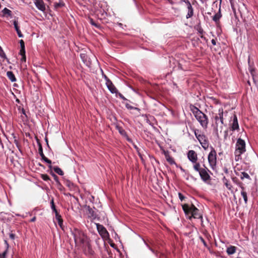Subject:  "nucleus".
Masks as SVG:
<instances>
[{
    "mask_svg": "<svg viewBox=\"0 0 258 258\" xmlns=\"http://www.w3.org/2000/svg\"><path fill=\"white\" fill-rule=\"evenodd\" d=\"M191 110L201 126L206 129L209 123L208 116L196 106H192Z\"/></svg>",
    "mask_w": 258,
    "mask_h": 258,
    "instance_id": "1",
    "label": "nucleus"
},
{
    "mask_svg": "<svg viewBox=\"0 0 258 258\" xmlns=\"http://www.w3.org/2000/svg\"><path fill=\"white\" fill-rule=\"evenodd\" d=\"M72 234L74 236L76 244L80 243L83 244L90 239L82 231L77 228H74L72 230Z\"/></svg>",
    "mask_w": 258,
    "mask_h": 258,
    "instance_id": "2",
    "label": "nucleus"
},
{
    "mask_svg": "<svg viewBox=\"0 0 258 258\" xmlns=\"http://www.w3.org/2000/svg\"><path fill=\"white\" fill-rule=\"evenodd\" d=\"M182 209L186 215L190 214L189 219L191 217L194 218H202V216L199 213V210L193 205L189 206L187 204L182 205Z\"/></svg>",
    "mask_w": 258,
    "mask_h": 258,
    "instance_id": "3",
    "label": "nucleus"
},
{
    "mask_svg": "<svg viewBox=\"0 0 258 258\" xmlns=\"http://www.w3.org/2000/svg\"><path fill=\"white\" fill-rule=\"evenodd\" d=\"M194 134L198 139L202 147L204 150H207L209 147V141L207 137L200 130L198 129H194Z\"/></svg>",
    "mask_w": 258,
    "mask_h": 258,
    "instance_id": "4",
    "label": "nucleus"
},
{
    "mask_svg": "<svg viewBox=\"0 0 258 258\" xmlns=\"http://www.w3.org/2000/svg\"><path fill=\"white\" fill-rule=\"evenodd\" d=\"M246 151L245 141L241 139H238L236 143L235 151V160L238 161L240 159L241 155L244 153Z\"/></svg>",
    "mask_w": 258,
    "mask_h": 258,
    "instance_id": "5",
    "label": "nucleus"
},
{
    "mask_svg": "<svg viewBox=\"0 0 258 258\" xmlns=\"http://www.w3.org/2000/svg\"><path fill=\"white\" fill-rule=\"evenodd\" d=\"M208 159L211 168L212 169H215L217 165V154L213 148H212V150L208 155Z\"/></svg>",
    "mask_w": 258,
    "mask_h": 258,
    "instance_id": "6",
    "label": "nucleus"
},
{
    "mask_svg": "<svg viewBox=\"0 0 258 258\" xmlns=\"http://www.w3.org/2000/svg\"><path fill=\"white\" fill-rule=\"evenodd\" d=\"M82 245L83 246L84 252L86 255L92 256L94 255V251L92 247L90 239L85 242Z\"/></svg>",
    "mask_w": 258,
    "mask_h": 258,
    "instance_id": "7",
    "label": "nucleus"
},
{
    "mask_svg": "<svg viewBox=\"0 0 258 258\" xmlns=\"http://www.w3.org/2000/svg\"><path fill=\"white\" fill-rule=\"evenodd\" d=\"M209 172H210V170L206 167H205L199 172L202 180L205 182H207L210 180L211 177Z\"/></svg>",
    "mask_w": 258,
    "mask_h": 258,
    "instance_id": "8",
    "label": "nucleus"
},
{
    "mask_svg": "<svg viewBox=\"0 0 258 258\" xmlns=\"http://www.w3.org/2000/svg\"><path fill=\"white\" fill-rule=\"evenodd\" d=\"M96 228L98 233L102 238H107L108 236V232L103 225L97 223L96 224Z\"/></svg>",
    "mask_w": 258,
    "mask_h": 258,
    "instance_id": "9",
    "label": "nucleus"
},
{
    "mask_svg": "<svg viewBox=\"0 0 258 258\" xmlns=\"http://www.w3.org/2000/svg\"><path fill=\"white\" fill-rule=\"evenodd\" d=\"M188 159L191 163H196L198 161V155L196 152L194 150H189L187 153Z\"/></svg>",
    "mask_w": 258,
    "mask_h": 258,
    "instance_id": "10",
    "label": "nucleus"
},
{
    "mask_svg": "<svg viewBox=\"0 0 258 258\" xmlns=\"http://www.w3.org/2000/svg\"><path fill=\"white\" fill-rule=\"evenodd\" d=\"M38 152H39L41 157L42 158V159L43 160H44L46 163L49 164V167L50 168H51V160L48 159L47 158H46L45 156V155H44V154L43 153L42 147V146H41V145L40 144H39V146Z\"/></svg>",
    "mask_w": 258,
    "mask_h": 258,
    "instance_id": "11",
    "label": "nucleus"
},
{
    "mask_svg": "<svg viewBox=\"0 0 258 258\" xmlns=\"http://www.w3.org/2000/svg\"><path fill=\"white\" fill-rule=\"evenodd\" d=\"M34 3L37 8L41 11L45 10V6L42 0H34Z\"/></svg>",
    "mask_w": 258,
    "mask_h": 258,
    "instance_id": "12",
    "label": "nucleus"
},
{
    "mask_svg": "<svg viewBox=\"0 0 258 258\" xmlns=\"http://www.w3.org/2000/svg\"><path fill=\"white\" fill-rule=\"evenodd\" d=\"M106 85L107 88L111 93H116L117 92V90L116 88L115 87L110 80H107V82H106Z\"/></svg>",
    "mask_w": 258,
    "mask_h": 258,
    "instance_id": "13",
    "label": "nucleus"
},
{
    "mask_svg": "<svg viewBox=\"0 0 258 258\" xmlns=\"http://www.w3.org/2000/svg\"><path fill=\"white\" fill-rule=\"evenodd\" d=\"M238 184H239V187L241 189V196L242 197V198H243V199L244 200L245 204H246L247 203V192L245 191V188L242 186V183H238Z\"/></svg>",
    "mask_w": 258,
    "mask_h": 258,
    "instance_id": "14",
    "label": "nucleus"
},
{
    "mask_svg": "<svg viewBox=\"0 0 258 258\" xmlns=\"http://www.w3.org/2000/svg\"><path fill=\"white\" fill-rule=\"evenodd\" d=\"M80 57L82 59L84 63L87 66L89 67L91 65V62L90 59L88 57L87 55L85 53H81Z\"/></svg>",
    "mask_w": 258,
    "mask_h": 258,
    "instance_id": "15",
    "label": "nucleus"
},
{
    "mask_svg": "<svg viewBox=\"0 0 258 258\" xmlns=\"http://www.w3.org/2000/svg\"><path fill=\"white\" fill-rule=\"evenodd\" d=\"M239 129V125L238 123L237 118L236 115H234L233 122L231 124L232 131L238 130Z\"/></svg>",
    "mask_w": 258,
    "mask_h": 258,
    "instance_id": "16",
    "label": "nucleus"
},
{
    "mask_svg": "<svg viewBox=\"0 0 258 258\" xmlns=\"http://www.w3.org/2000/svg\"><path fill=\"white\" fill-rule=\"evenodd\" d=\"M223 109L222 108H220L218 110V117L220 119V122L221 123V127H222V125L223 124Z\"/></svg>",
    "mask_w": 258,
    "mask_h": 258,
    "instance_id": "17",
    "label": "nucleus"
},
{
    "mask_svg": "<svg viewBox=\"0 0 258 258\" xmlns=\"http://www.w3.org/2000/svg\"><path fill=\"white\" fill-rule=\"evenodd\" d=\"M13 23H14L15 29L16 31H17V33L18 34V36L19 37H23V35L22 34L21 31L19 29V27L18 26V22L15 20V21H14Z\"/></svg>",
    "mask_w": 258,
    "mask_h": 258,
    "instance_id": "18",
    "label": "nucleus"
},
{
    "mask_svg": "<svg viewBox=\"0 0 258 258\" xmlns=\"http://www.w3.org/2000/svg\"><path fill=\"white\" fill-rule=\"evenodd\" d=\"M7 76L12 82H15L16 81V79L14 74L11 71L7 72Z\"/></svg>",
    "mask_w": 258,
    "mask_h": 258,
    "instance_id": "19",
    "label": "nucleus"
},
{
    "mask_svg": "<svg viewBox=\"0 0 258 258\" xmlns=\"http://www.w3.org/2000/svg\"><path fill=\"white\" fill-rule=\"evenodd\" d=\"M20 46H21V49L20 50L19 54L20 55H23V54H25V44H24V41L23 40H20Z\"/></svg>",
    "mask_w": 258,
    "mask_h": 258,
    "instance_id": "20",
    "label": "nucleus"
},
{
    "mask_svg": "<svg viewBox=\"0 0 258 258\" xmlns=\"http://www.w3.org/2000/svg\"><path fill=\"white\" fill-rule=\"evenodd\" d=\"M193 165V168L194 170L198 172L200 171V170H202L203 168H201L200 164L197 161L196 163H192Z\"/></svg>",
    "mask_w": 258,
    "mask_h": 258,
    "instance_id": "21",
    "label": "nucleus"
},
{
    "mask_svg": "<svg viewBox=\"0 0 258 258\" xmlns=\"http://www.w3.org/2000/svg\"><path fill=\"white\" fill-rule=\"evenodd\" d=\"M236 251V247L234 246H230L227 248V253L230 255L234 253Z\"/></svg>",
    "mask_w": 258,
    "mask_h": 258,
    "instance_id": "22",
    "label": "nucleus"
},
{
    "mask_svg": "<svg viewBox=\"0 0 258 258\" xmlns=\"http://www.w3.org/2000/svg\"><path fill=\"white\" fill-rule=\"evenodd\" d=\"M5 247L6 249L2 252V253H0L1 258H5L6 255L7 253L8 249L9 248V244L7 240H5Z\"/></svg>",
    "mask_w": 258,
    "mask_h": 258,
    "instance_id": "23",
    "label": "nucleus"
},
{
    "mask_svg": "<svg viewBox=\"0 0 258 258\" xmlns=\"http://www.w3.org/2000/svg\"><path fill=\"white\" fill-rule=\"evenodd\" d=\"M55 218L57 221L58 225L60 226V227H62L63 221L61 218V216L58 213L55 214Z\"/></svg>",
    "mask_w": 258,
    "mask_h": 258,
    "instance_id": "24",
    "label": "nucleus"
},
{
    "mask_svg": "<svg viewBox=\"0 0 258 258\" xmlns=\"http://www.w3.org/2000/svg\"><path fill=\"white\" fill-rule=\"evenodd\" d=\"M187 8L188 9V12H187L186 17L187 19H188V18H191L193 16L194 9L192 8V6L187 7Z\"/></svg>",
    "mask_w": 258,
    "mask_h": 258,
    "instance_id": "25",
    "label": "nucleus"
},
{
    "mask_svg": "<svg viewBox=\"0 0 258 258\" xmlns=\"http://www.w3.org/2000/svg\"><path fill=\"white\" fill-rule=\"evenodd\" d=\"M222 15L219 10L218 13H216L213 17V20L215 22L217 23L219 19L221 18Z\"/></svg>",
    "mask_w": 258,
    "mask_h": 258,
    "instance_id": "26",
    "label": "nucleus"
},
{
    "mask_svg": "<svg viewBox=\"0 0 258 258\" xmlns=\"http://www.w3.org/2000/svg\"><path fill=\"white\" fill-rule=\"evenodd\" d=\"M166 160L171 164L175 163L174 160L172 157H171L168 153H165V154Z\"/></svg>",
    "mask_w": 258,
    "mask_h": 258,
    "instance_id": "27",
    "label": "nucleus"
},
{
    "mask_svg": "<svg viewBox=\"0 0 258 258\" xmlns=\"http://www.w3.org/2000/svg\"><path fill=\"white\" fill-rule=\"evenodd\" d=\"M223 181L224 184L225 185V186H226V187L229 190H231L232 186L231 185V184L229 183L228 180L225 177H224V178H223Z\"/></svg>",
    "mask_w": 258,
    "mask_h": 258,
    "instance_id": "28",
    "label": "nucleus"
},
{
    "mask_svg": "<svg viewBox=\"0 0 258 258\" xmlns=\"http://www.w3.org/2000/svg\"><path fill=\"white\" fill-rule=\"evenodd\" d=\"M2 13L3 14V16H6L11 17L12 16V12L9 9L5 8L2 11Z\"/></svg>",
    "mask_w": 258,
    "mask_h": 258,
    "instance_id": "29",
    "label": "nucleus"
},
{
    "mask_svg": "<svg viewBox=\"0 0 258 258\" xmlns=\"http://www.w3.org/2000/svg\"><path fill=\"white\" fill-rule=\"evenodd\" d=\"M53 169L58 174H59L60 175H63V172L58 167H57V166L53 167Z\"/></svg>",
    "mask_w": 258,
    "mask_h": 258,
    "instance_id": "30",
    "label": "nucleus"
},
{
    "mask_svg": "<svg viewBox=\"0 0 258 258\" xmlns=\"http://www.w3.org/2000/svg\"><path fill=\"white\" fill-rule=\"evenodd\" d=\"M248 63H249V71L250 72L251 76L253 77V79H254V76L255 75V71L254 69L250 65V57H248Z\"/></svg>",
    "mask_w": 258,
    "mask_h": 258,
    "instance_id": "31",
    "label": "nucleus"
},
{
    "mask_svg": "<svg viewBox=\"0 0 258 258\" xmlns=\"http://www.w3.org/2000/svg\"><path fill=\"white\" fill-rule=\"evenodd\" d=\"M51 208L52 210V211L55 213V214L57 213L58 212L55 208V206L54 203V200L52 199L50 201Z\"/></svg>",
    "mask_w": 258,
    "mask_h": 258,
    "instance_id": "32",
    "label": "nucleus"
},
{
    "mask_svg": "<svg viewBox=\"0 0 258 258\" xmlns=\"http://www.w3.org/2000/svg\"><path fill=\"white\" fill-rule=\"evenodd\" d=\"M0 57L3 58H5L7 60V61L9 62V60L7 58L6 55L4 51H3L2 48L0 46Z\"/></svg>",
    "mask_w": 258,
    "mask_h": 258,
    "instance_id": "33",
    "label": "nucleus"
},
{
    "mask_svg": "<svg viewBox=\"0 0 258 258\" xmlns=\"http://www.w3.org/2000/svg\"><path fill=\"white\" fill-rule=\"evenodd\" d=\"M214 120H215V121L216 130H217L218 125L219 123H220V119L218 117V115H216L214 117Z\"/></svg>",
    "mask_w": 258,
    "mask_h": 258,
    "instance_id": "34",
    "label": "nucleus"
},
{
    "mask_svg": "<svg viewBox=\"0 0 258 258\" xmlns=\"http://www.w3.org/2000/svg\"><path fill=\"white\" fill-rule=\"evenodd\" d=\"M244 178H249V176L247 173L243 172L241 173V179H243Z\"/></svg>",
    "mask_w": 258,
    "mask_h": 258,
    "instance_id": "35",
    "label": "nucleus"
},
{
    "mask_svg": "<svg viewBox=\"0 0 258 258\" xmlns=\"http://www.w3.org/2000/svg\"><path fill=\"white\" fill-rule=\"evenodd\" d=\"M41 178L43 180L45 181H48L50 180V178L48 175L47 174H42L41 175Z\"/></svg>",
    "mask_w": 258,
    "mask_h": 258,
    "instance_id": "36",
    "label": "nucleus"
},
{
    "mask_svg": "<svg viewBox=\"0 0 258 258\" xmlns=\"http://www.w3.org/2000/svg\"><path fill=\"white\" fill-rule=\"evenodd\" d=\"M118 131H119V133L121 135H122L123 136H126V133L124 130H123L122 128H119Z\"/></svg>",
    "mask_w": 258,
    "mask_h": 258,
    "instance_id": "37",
    "label": "nucleus"
},
{
    "mask_svg": "<svg viewBox=\"0 0 258 258\" xmlns=\"http://www.w3.org/2000/svg\"><path fill=\"white\" fill-rule=\"evenodd\" d=\"M54 6L55 8H58L62 7L63 6V4L61 3H55Z\"/></svg>",
    "mask_w": 258,
    "mask_h": 258,
    "instance_id": "38",
    "label": "nucleus"
},
{
    "mask_svg": "<svg viewBox=\"0 0 258 258\" xmlns=\"http://www.w3.org/2000/svg\"><path fill=\"white\" fill-rule=\"evenodd\" d=\"M14 143L15 144V145H16L17 147L19 148V147H20V145H19V142L17 140V139L15 137H14Z\"/></svg>",
    "mask_w": 258,
    "mask_h": 258,
    "instance_id": "39",
    "label": "nucleus"
},
{
    "mask_svg": "<svg viewBox=\"0 0 258 258\" xmlns=\"http://www.w3.org/2000/svg\"><path fill=\"white\" fill-rule=\"evenodd\" d=\"M87 209L89 212V213L92 216H94V214H93V210L92 209V208H91L89 206H88L87 207Z\"/></svg>",
    "mask_w": 258,
    "mask_h": 258,
    "instance_id": "40",
    "label": "nucleus"
},
{
    "mask_svg": "<svg viewBox=\"0 0 258 258\" xmlns=\"http://www.w3.org/2000/svg\"><path fill=\"white\" fill-rule=\"evenodd\" d=\"M184 2L186 4L187 8L189 7L192 6L189 1H188V0H184Z\"/></svg>",
    "mask_w": 258,
    "mask_h": 258,
    "instance_id": "41",
    "label": "nucleus"
},
{
    "mask_svg": "<svg viewBox=\"0 0 258 258\" xmlns=\"http://www.w3.org/2000/svg\"><path fill=\"white\" fill-rule=\"evenodd\" d=\"M179 198L181 201H182L184 199V197L181 194H178Z\"/></svg>",
    "mask_w": 258,
    "mask_h": 258,
    "instance_id": "42",
    "label": "nucleus"
},
{
    "mask_svg": "<svg viewBox=\"0 0 258 258\" xmlns=\"http://www.w3.org/2000/svg\"><path fill=\"white\" fill-rule=\"evenodd\" d=\"M200 239H201V241L203 242V243L204 244V246L206 247H207V244L206 242H205V241L204 240V239L202 237H200Z\"/></svg>",
    "mask_w": 258,
    "mask_h": 258,
    "instance_id": "43",
    "label": "nucleus"
},
{
    "mask_svg": "<svg viewBox=\"0 0 258 258\" xmlns=\"http://www.w3.org/2000/svg\"><path fill=\"white\" fill-rule=\"evenodd\" d=\"M118 96L121 99H123V100H126V99L121 93H119Z\"/></svg>",
    "mask_w": 258,
    "mask_h": 258,
    "instance_id": "44",
    "label": "nucleus"
},
{
    "mask_svg": "<svg viewBox=\"0 0 258 258\" xmlns=\"http://www.w3.org/2000/svg\"><path fill=\"white\" fill-rule=\"evenodd\" d=\"M22 56V58H21V61H26V56H25V54H23V55H21Z\"/></svg>",
    "mask_w": 258,
    "mask_h": 258,
    "instance_id": "45",
    "label": "nucleus"
},
{
    "mask_svg": "<svg viewBox=\"0 0 258 258\" xmlns=\"http://www.w3.org/2000/svg\"><path fill=\"white\" fill-rule=\"evenodd\" d=\"M10 237L12 239H14L15 238V235L13 233H11L10 234Z\"/></svg>",
    "mask_w": 258,
    "mask_h": 258,
    "instance_id": "46",
    "label": "nucleus"
},
{
    "mask_svg": "<svg viewBox=\"0 0 258 258\" xmlns=\"http://www.w3.org/2000/svg\"><path fill=\"white\" fill-rule=\"evenodd\" d=\"M211 42L213 45H215L216 44V41L215 39H213L211 40Z\"/></svg>",
    "mask_w": 258,
    "mask_h": 258,
    "instance_id": "47",
    "label": "nucleus"
},
{
    "mask_svg": "<svg viewBox=\"0 0 258 258\" xmlns=\"http://www.w3.org/2000/svg\"><path fill=\"white\" fill-rule=\"evenodd\" d=\"M103 77H104V79L105 80L106 82H107V80H110L108 78V77H107L106 75H103Z\"/></svg>",
    "mask_w": 258,
    "mask_h": 258,
    "instance_id": "48",
    "label": "nucleus"
},
{
    "mask_svg": "<svg viewBox=\"0 0 258 258\" xmlns=\"http://www.w3.org/2000/svg\"><path fill=\"white\" fill-rule=\"evenodd\" d=\"M91 24L92 25H94L96 27H97V25L93 22V21L92 20H91Z\"/></svg>",
    "mask_w": 258,
    "mask_h": 258,
    "instance_id": "49",
    "label": "nucleus"
},
{
    "mask_svg": "<svg viewBox=\"0 0 258 258\" xmlns=\"http://www.w3.org/2000/svg\"><path fill=\"white\" fill-rule=\"evenodd\" d=\"M36 220V218L34 217L33 218L31 219V222H34Z\"/></svg>",
    "mask_w": 258,
    "mask_h": 258,
    "instance_id": "50",
    "label": "nucleus"
},
{
    "mask_svg": "<svg viewBox=\"0 0 258 258\" xmlns=\"http://www.w3.org/2000/svg\"><path fill=\"white\" fill-rule=\"evenodd\" d=\"M126 107H127V108H130V109L133 108V107H131V106L130 105H129L128 104H126Z\"/></svg>",
    "mask_w": 258,
    "mask_h": 258,
    "instance_id": "51",
    "label": "nucleus"
},
{
    "mask_svg": "<svg viewBox=\"0 0 258 258\" xmlns=\"http://www.w3.org/2000/svg\"><path fill=\"white\" fill-rule=\"evenodd\" d=\"M233 180L234 182H235L237 185H239L238 184V183H239V182H237L236 180L235 179V178H233Z\"/></svg>",
    "mask_w": 258,
    "mask_h": 258,
    "instance_id": "52",
    "label": "nucleus"
},
{
    "mask_svg": "<svg viewBox=\"0 0 258 258\" xmlns=\"http://www.w3.org/2000/svg\"><path fill=\"white\" fill-rule=\"evenodd\" d=\"M233 180L234 182H235L237 185H239L238 184V183H239V182H237L236 180L235 179V178H233Z\"/></svg>",
    "mask_w": 258,
    "mask_h": 258,
    "instance_id": "53",
    "label": "nucleus"
},
{
    "mask_svg": "<svg viewBox=\"0 0 258 258\" xmlns=\"http://www.w3.org/2000/svg\"><path fill=\"white\" fill-rule=\"evenodd\" d=\"M126 137V140L129 141V142H131V140L126 136H125Z\"/></svg>",
    "mask_w": 258,
    "mask_h": 258,
    "instance_id": "54",
    "label": "nucleus"
},
{
    "mask_svg": "<svg viewBox=\"0 0 258 258\" xmlns=\"http://www.w3.org/2000/svg\"><path fill=\"white\" fill-rule=\"evenodd\" d=\"M53 176H54V177L55 178V179H56L57 178V176L54 174H53Z\"/></svg>",
    "mask_w": 258,
    "mask_h": 258,
    "instance_id": "55",
    "label": "nucleus"
},
{
    "mask_svg": "<svg viewBox=\"0 0 258 258\" xmlns=\"http://www.w3.org/2000/svg\"><path fill=\"white\" fill-rule=\"evenodd\" d=\"M45 141L46 142V143H47V145L48 146V141H47V139L46 138L45 139Z\"/></svg>",
    "mask_w": 258,
    "mask_h": 258,
    "instance_id": "56",
    "label": "nucleus"
}]
</instances>
